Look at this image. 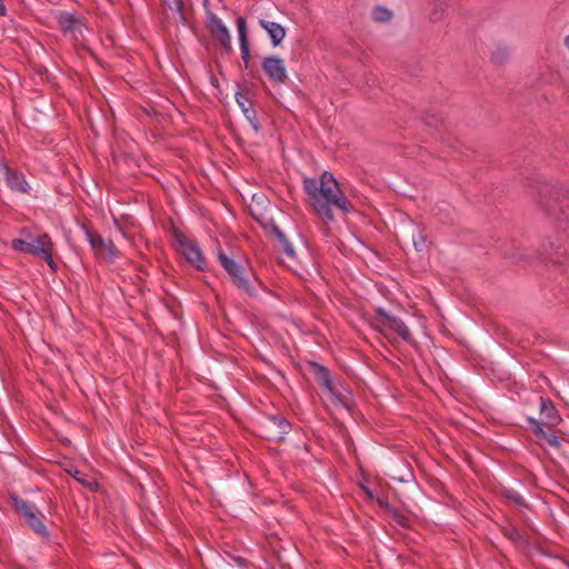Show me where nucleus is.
Returning <instances> with one entry per match:
<instances>
[{"instance_id": "1", "label": "nucleus", "mask_w": 569, "mask_h": 569, "mask_svg": "<svg viewBox=\"0 0 569 569\" xmlns=\"http://www.w3.org/2000/svg\"><path fill=\"white\" fill-rule=\"evenodd\" d=\"M303 190L312 210L323 221L335 219V209L342 213L352 210V206L340 189L338 181L328 171H325L319 179L305 178Z\"/></svg>"}, {"instance_id": "2", "label": "nucleus", "mask_w": 569, "mask_h": 569, "mask_svg": "<svg viewBox=\"0 0 569 569\" xmlns=\"http://www.w3.org/2000/svg\"><path fill=\"white\" fill-rule=\"evenodd\" d=\"M11 248L18 252L41 257L52 271L57 270V264L52 257L53 242L48 233H42L37 238L30 239H13L11 241Z\"/></svg>"}, {"instance_id": "3", "label": "nucleus", "mask_w": 569, "mask_h": 569, "mask_svg": "<svg viewBox=\"0 0 569 569\" xmlns=\"http://www.w3.org/2000/svg\"><path fill=\"white\" fill-rule=\"evenodd\" d=\"M376 321L379 330L389 339L400 338L406 342L412 341L411 332L403 321L389 315L383 309H377Z\"/></svg>"}, {"instance_id": "4", "label": "nucleus", "mask_w": 569, "mask_h": 569, "mask_svg": "<svg viewBox=\"0 0 569 569\" xmlns=\"http://www.w3.org/2000/svg\"><path fill=\"white\" fill-rule=\"evenodd\" d=\"M57 20L64 34H68L78 43L84 40V32L89 31V28L82 19L69 12H60Z\"/></svg>"}, {"instance_id": "5", "label": "nucleus", "mask_w": 569, "mask_h": 569, "mask_svg": "<svg viewBox=\"0 0 569 569\" xmlns=\"http://www.w3.org/2000/svg\"><path fill=\"white\" fill-rule=\"evenodd\" d=\"M218 260L227 273L231 277L233 282L242 290L248 291L250 288L249 279L247 278L246 268L238 263L236 260L229 258L222 251H218Z\"/></svg>"}, {"instance_id": "6", "label": "nucleus", "mask_w": 569, "mask_h": 569, "mask_svg": "<svg viewBox=\"0 0 569 569\" xmlns=\"http://www.w3.org/2000/svg\"><path fill=\"white\" fill-rule=\"evenodd\" d=\"M86 237L94 254L104 261L112 262L118 258L119 251L111 240H106L101 236L86 230Z\"/></svg>"}, {"instance_id": "7", "label": "nucleus", "mask_w": 569, "mask_h": 569, "mask_svg": "<svg viewBox=\"0 0 569 569\" xmlns=\"http://www.w3.org/2000/svg\"><path fill=\"white\" fill-rule=\"evenodd\" d=\"M261 68L268 79L274 84H283L288 80L284 61L278 56L263 58Z\"/></svg>"}, {"instance_id": "8", "label": "nucleus", "mask_w": 569, "mask_h": 569, "mask_svg": "<svg viewBox=\"0 0 569 569\" xmlns=\"http://www.w3.org/2000/svg\"><path fill=\"white\" fill-rule=\"evenodd\" d=\"M208 23L213 39L224 49L230 50L231 37L222 20L214 13L208 14Z\"/></svg>"}, {"instance_id": "9", "label": "nucleus", "mask_w": 569, "mask_h": 569, "mask_svg": "<svg viewBox=\"0 0 569 569\" xmlns=\"http://www.w3.org/2000/svg\"><path fill=\"white\" fill-rule=\"evenodd\" d=\"M178 246L180 253L193 266L198 269H202L204 264V258L200 250V248L194 243L189 241L184 237L178 238Z\"/></svg>"}, {"instance_id": "10", "label": "nucleus", "mask_w": 569, "mask_h": 569, "mask_svg": "<svg viewBox=\"0 0 569 569\" xmlns=\"http://www.w3.org/2000/svg\"><path fill=\"white\" fill-rule=\"evenodd\" d=\"M3 172H4L6 182L12 191L22 192V193L28 192L29 184L26 181V178L21 172L12 170L8 167H3Z\"/></svg>"}, {"instance_id": "11", "label": "nucleus", "mask_w": 569, "mask_h": 569, "mask_svg": "<svg viewBox=\"0 0 569 569\" xmlns=\"http://www.w3.org/2000/svg\"><path fill=\"white\" fill-rule=\"evenodd\" d=\"M259 26L266 30L273 47L280 46L286 38V28L278 22L261 19Z\"/></svg>"}, {"instance_id": "12", "label": "nucleus", "mask_w": 569, "mask_h": 569, "mask_svg": "<svg viewBox=\"0 0 569 569\" xmlns=\"http://www.w3.org/2000/svg\"><path fill=\"white\" fill-rule=\"evenodd\" d=\"M540 413L543 417V423L548 427H556L561 422V417L551 400L543 397H540Z\"/></svg>"}, {"instance_id": "13", "label": "nucleus", "mask_w": 569, "mask_h": 569, "mask_svg": "<svg viewBox=\"0 0 569 569\" xmlns=\"http://www.w3.org/2000/svg\"><path fill=\"white\" fill-rule=\"evenodd\" d=\"M529 422L533 426L532 427V432L543 439L549 446L558 449L560 448V440L559 438L553 435V433H548L543 430L542 428V423L539 422L538 420L533 419V418H529Z\"/></svg>"}, {"instance_id": "14", "label": "nucleus", "mask_w": 569, "mask_h": 569, "mask_svg": "<svg viewBox=\"0 0 569 569\" xmlns=\"http://www.w3.org/2000/svg\"><path fill=\"white\" fill-rule=\"evenodd\" d=\"M27 525L39 535H47L46 526L41 521V515L33 511L24 518Z\"/></svg>"}, {"instance_id": "15", "label": "nucleus", "mask_w": 569, "mask_h": 569, "mask_svg": "<svg viewBox=\"0 0 569 569\" xmlns=\"http://www.w3.org/2000/svg\"><path fill=\"white\" fill-rule=\"evenodd\" d=\"M274 236L279 242L281 250L287 254V257L295 258L296 252L293 246L288 241L283 232L276 228Z\"/></svg>"}, {"instance_id": "16", "label": "nucleus", "mask_w": 569, "mask_h": 569, "mask_svg": "<svg viewBox=\"0 0 569 569\" xmlns=\"http://www.w3.org/2000/svg\"><path fill=\"white\" fill-rule=\"evenodd\" d=\"M236 101L239 104V107L241 108L242 112L246 114V117L249 120H251L254 117V111L251 109L249 100L247 99V97L243 93H241V92H237L236 93Z\"/></svg>"}, {"instance_id": "17", "label": "nucleus", "mask_w": 569, "mask_h": 569, "mask_svg": "<svg viewBox=\"0 0 569 569\" xmlns=\"http://www.w3.org/2000/svg\"><path fill=\"white\" fill-rule=\"evenodd\" d=\"M391 11L385 7H376L372 10V18L377 22H387L391 19Z\"/></svg>"}, {"instance_id": "18", "label": "nucleus", "mask_w": 569, "mask_h": 569, "mask_svg": "<svg viewBox=\"0 0 569 569\" xmlns=\"http://www.w3.org/2000/svg\"><path fill=\"white\" fill-rule=\"evenodd\" d=\"M14 507L17 509V511L23 517V518H27L28 515H30L31 512H33V509L32 507L24 500L22 499H16L14 500Z\"/></svg>"}, {"instance_id": "19", "label": "nucleus", "mask_w": 569, "mask_h": 569, "mask_svg": "<svg viewBox=\"0 0 569 569\" xmlns=\"http://www.w3.org/2000/svg\"><path fill=\"white\" fill-rule=\"evenodd\" d=\"M237 28H238V34H239V42H242V43L248 42L247 23H246V19L243 17H238Z\"/></svg>"}, {"instance_id": "20", "label": "nucleus", "mask_w": 569, "mask_h": 569, "mask_svg": "<svg viewBox=\"0 0 569 569\" xmlns=\"http://www.w3.org/2000/svg\"><path fill=\"white\" fill-rule=\"evenodd\" d=\"M163 3L172 11L183 17V1L182 0H162Z\"/></svg>"}, {"instance_id": "21", "label": "nucleus", "mask_w": 569, "mask_h": 569, "mask_svg": "<svg viewBox=\"0 0 569 569\" xmlns=\"http://www.w3.org/2000/svg\"><path fill=\"white\" fill-rule=\"evenodd\" d=\"M272 422L274 425H277L279 427V429H280V431H279V439H281L282 435L287 433L289 431V429H290V423L286 419H283L281 417L272 418Z\"/></svg>"}, {"instance_id": "22", "label": "nucleus", "mask_w": 569, "mask_h": 569, "mask_svg": "<svg viewBox=\"0 0 569 569\" xmlns=\"http://www.w3.org/2000/svg\"><path fill=\"white\" fill-rule=\"evenodd\" d=\"M505 536L512 541H518L521 539V535L519 530L512 526L503 529Z\"/></svg>"}, {"instance_id": "23", "label": "nucleus", "mask_w": 569, "mask_h": 569, "mask_svg": "<svg viewBox=\"0 0 569 569\" xmlns=\"http://www.w3.org/2000/svg\"><path fill=\"white\" fill-rule=\"evenodd\" d=\"M240 51H241V58L246 63V67H248L249 58H250V51H249V44L248 42H240Z\"/></svg>"}, {"instance_id": "24", "label": "nucleus", "mask_w": 569, "mask_h": 569, "mask_svg": "<svg viewBox=\"0 0 569 569\" xmlns=\"http://www.w3.org/2000/svg\"><path fill=\"white\" fill-rule=\"evenodd\" d=\"M82 473L80 471H76L74 475H73V478L77 479L78 481L84 483L86 486H88L91 490H93L96 487H97V483H92V482H86L83 479H82Z\"/></svg>"}, {"instance_id": "25", "label": "nucleus", "mask_w": 569, "mask_h": 569, "mask_svg": "<svg viewBox=\"0 0 569 569\" xmlns=\"http://www.w3.org/2000/svg\"><path fill=\"white\" fill-rule=\"evenodd\" d=\"M507 497L511 500H513L515 502H517L518 505H522L523 503V499L516 492H509L507 495Z\"/></svg>"}, {"instance_id": "26", "label": "nucleus", "mask_w": 569, "mask_h": 569, "mask_svg": "<svg viewBox=\"0 0 569 569\" xmlns=\"http://www.w3.org/2000/svg\"><path fill=\"white\" fill-rule=\"evenodd\" d=\"M393 518H395V520L397 521V523H399L400 526H402V527H406V526H407L408 520H407V518H406V517L400 516V515H395V517H393Z\"/></svg>"}, {"instance_id": "27", "label": "nucleus", "mask_w": 569, "mask_h": 569, "mask_svg": "<svg viewBox=\"0 0 569 569\" xmlns=\"http://www.w3.org/2000/svg\"><path fill=\"white\" fill-rule=\"evenodd\" d=\"M420 240H415L413 243H415V247L417 250H421L423 244H425V238L422 234L419 236Z\"/></svg>"}, {"instance_id": "28", "label": "nucleus", "mask_w": 569, "mask_h": 569, "mask_svg": "<svg viewBox=\"0 0 569 569\" xmlns=\"http://www.w3.org/2000/svg\"><path fill=\"white\" fill-rule=\"evenodd\" d=\"M4 13H6V7H4L3 0H0V14H4Z\"/></svg>"}, {"instance_id": "29", "label": "nucleus", "mask_w": 569, "mask_h": 569, "mask_svg": "<svg viewBox=\"0 0 569 569\" xmlns=\"http://www.w3.org/2000/svg\"><path fill=\"white\" fill-rule=\"evenodd\" d=\"M563 44L566 46V48L569 50V36H567L565 39H563Z\"/></svg>"}]
</instances>
